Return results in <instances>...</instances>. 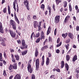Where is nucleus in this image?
Here are the masks:
<instances>
[{
	"label": "nucleus",
	"instance_id": "f704fd0d",
	"mask_svg": "<svg viewBox=\"0 0 79 79\" xmlns=\"http://www.w3.org/2000/svg\"><path fill=\"white\" fill-rule=\"evenodd\" d=\"M69 44H67V45H65V48H66V49L67 50H69Z\"/></svg>",
	"mask_w": 79,
	"mask_h": 79
},
{
	"label": "nucleus",
	"instance_id": "9d476101",
	"mask_svg": "<svg viewBox=\"0 0 79 79\" xmlns=\"http://www.w3.org/2000/svg\"><path fill=\"white\" fill-rule=\"evenodd\" d=\"M0 32L3 34L4 31H3V26L2 25V23L0 21Z\"/></svg>",
	"mask_w": 79,
	"mask_h": 79
},
{
	"label": "nucleus",
	"instance_id": "412c9836",
	"mask_svg": "<svg viewBox=\"0 0 79 79\" xmlns=\"http://www.w3.org/2000/svg\"><path fill=\"white\" fill-rule=\"evenodd\" d=\"M46 64L47 66L49 65V64H50V59L48 57H47V59L46 61Z\"/></svg>",
	"mask_w": 79,
	"mask_h": 79
},
{
	"label": "nucleus",
	"instance_id": "39448f33",
	"mask_svg": "<svg viewBox=\"0 0 79 79\" xmlns=\"http://www.w3.org/2000/svg\"><path fill=\"white\" fill-rule=\"evenodd\" d=\"M23 4L26 7L27 10H29V2L27 0H24Z\"/></svg>",
	"mask_w": 79,
	"mask_h": 79
},
{
	"label": "nucleus",
	"instance_id": "c03bdc74",
	"mask_svg": "<svg viewBox=\"0 0 79 79\" xmlns=\"http://www.w3.org/2000/svg\"><path fill=\"white\" fill-rule=\"evenodd\" d=\"M45 39V35H41V40H42V39Z\"/></svg>",
	"mask_w": 79,
	"mask_h": 79
},
{
	"label": "nucleus",
	"instance_id": "dca6fc26",
	"mask_svg": "<svg viewBox=\"0 0 79 79\" xmlns=\"http://www.w3.org/2000/svg\"><path fill=\"white\" fill-rule=\"evenodd\" d=\"M48 10H49V16H51V14H52V10H51V7L48 5Z\"/></svg>",
	"mask_w": 79,
	"mask_h": 79
},
{
	"label": "nucleus",
	"instance_id": "de8ad7c7",
	"mask_svg": "<svg viewBox=\"0 0 79 79\" xmlns=\"http://www.w3.org/2000/svg\"><path fill=\"white\" fill-rule=\"evenodd\" d=\"M27 19H28V21H30L31 20V15H29L27 16Z\"/></svg>",
	"mask_w": 79,
	"mask_h": 79
},
{
	"label": "nucleus",
	"instance_id": "c85d7f7f",
	"mask_svg": "<svg viewBox=\"0 0 79 79\" xmlns=\"http://www.w3.org/2000/svg\"><path fill=\"white\" fill-rule=\"evenodd\" d=\"M8 13L9 15H10L11 14V10H10V6H8Z\"/></svg>",
	"mask_w": 79,
	"mask_h": 79
},
{
	"label": "nucleus",
	"instance_id": "72a5a7b5",
	"mask_svg": "<svg viewBox=\"0 0 79 79\" xmlns=\"http://www.w3.org/2000/svg\"><path fill=\"white\" fill-rule=\"evenodd\" d=\"M3 75L4 76H7L6 73V70H4L3 71Z\"/></svg>",
	"mask_w": 79,
	"mask_h": 79
},
{
	"label": "nucleus",
	"instance_id": "bf43d9fd",
	"mask_svg": "<svg viewBox=\"0 0 79 79\" xmlns=\"http://www.w3.org/2000/svg\"><path fill=\"white\" fill-rule=\"evenodd\" d=\"M48 56L49 58H50V57H51L52 54H51V53H50V52L48 53Z\"/></svg>",
	"mask_w": 79,
	"mask_h": 79
},
{
	"label": "nucleus",
	"instance_id": "f03ea898",
	"mask_svg": "<svg viewBox=\"0 0 79 79\" xmlns=\"http://www.w3.org/2000/svg\"><path fill=\"white\" fill-rule=\"evenodd\" d=\"M10 24L12 26V27L14 30H16V23L14 20L11 19L10 21Z\"/></svg>",
	"mask_w": 79,
	"mask_h": 79
},
{
	"label": "nucleus",
	"instance_id": "79ce46f5",
	"mask_svg": "<svg viewBox=\"0 0 79 79\" xmlns=\"http://www.w3.org/2000/svg\"><path fill=\"white\" fill-rule=\"evenodd\" d=\"M52 8L54 10V11H56V9H55V5L53 4L52 5Z\"/></svg>",
	"mask_w": 79,
	"mask_h": 79
},
{
	"label": "nucleus",
	"instance_id": "052dcab7",
	"mask_svg": "<svg viewBox=\"0 0 79 79\" xmlns=\"http://www.w3.org/2000/svg\"><path fill=\"white\" fill-rule=\"evenodd\" d=\"M3 64H4V65H6V61H5V60H3Z\"/></svg>",
	"mask_w": 79,
	"mask_h": 79
},
{
	"label": "nucleus",
	"instance_id": "ea45409f",
	"mask_svg": "<svg viewBox=\"0 0 79 79\" xmlns=\"http://www.w3.org/2000/svg\"><path fill=\"white\" fill-rule=\"evenodd\" d=\"M31 79H35V76L34 74H32L31 76Z\"/></svg>",
	"mask_w": 79,
	"mask_h": 79
},
{
	"label": "nucleus",
	"instance_id": "4d7b16f0",
	"mask_svg": "<svg viewBox=\"0 0 79 79\" xmlns=\"http://www.w3.org/2000/svg\"><path fill=\"white\" fill-rule=\"evenodd\" d=\"M31 62H32V59H31L29 60V61L28 62V66L29 64H31Z\"/></svg>",
	"mask_w": 79,
	"mask_h": 79
},
{
	"label": "nucleus",
	"instance_id": "423d86ee",
	"mask_svg": "<svg viewBox=\"0 0 79 79\" xmlns=\"http://www.w3.org/2000/svg\"><path fill=\"white\" fill-rule=\"evenodd\" d=\"M39 65H40V62L39 61V59L38 58L36 59L35 61V66L36 70L39 69Z\"/></svg>",
	"mask_w": 79,
	"mask_h": 79
},
{
	"label": "nucleus",
	"instance_id": "5701e85b",
	"mask_svg": "<svg viewBox=\"0 0 79 79\" xmlns=\"http://www.w3.org/2000/svg\"><path fill=\"white\" fill-rule=\"evenodd\" d=\"M67 35H68V33H66L65 34L64 33L62 34V37L64 38V39H65L66 37H67Z\"/></svg>",
	"mask_w": 79,
	"mask_h": 79
},
{
	"label": "nucleus",
	"instance_id": "6ab92c4d",
	"mask_svg": "<svg viewBox=\"0 0 79 79\" xmlns=\"http://www.w3.org/2000/svg\"><path fill=\"white\" fill-rule=\"evenodd\" d=\"M47 48H48V46L45 45L41 48V51H44V50H45V49H47Z\"/></svg>",
	"mask_w": 79,
	"mask_h": 79
},
{
	"label": "nucleus",
	"instance_id": "603ef678",
	"mask_svg": "<svg viewBox=\"0 0 79 79\" xmlns=\"http://www.w3.org/2000/svg\"><path fill=\"white\" fill-rule=\"evenodd\" d=\"M14 16L15 17V19H16V18H17V16H16V12H14Z\"/></svg>",
	"mask_w": 79,
	"mask_h": 79
},
{
	"label": "nucleus",
	"instance_id": "20e7f679",
	"mask_svg": "<svg viewBox=\"0 0 79 79\" xmlns=\"http://www.w3.org/2000/svg\"><path fill=\"white\" fill-rule=\"evenodd\" d=\"M6 38H2L1 37H0V41L2 42L1 43V45H2V46H6V44H5V41L6 40Z\"/></svg>",
	"mask_w": 79,
	"mask_h": 79
},
{
	"label": "nucleus",
	"instance_id": "3c124183",
	"mask_svg": "<svg viewBox=\"0 0 79 79\" xmlns=\"http://www.w3.org/2000/svg\"><path fill=\"white\" fill-rule=\"evenodd\" d=\"M38 26L39 28V31L40 30V29H41V27H40V26H41V24L40 23L39 26Z\"/></svg>",
	"mask_w": 79,
	"mask_h": 79
},
{
	"label": "nucleus",
	"instance_id": "58836bf2",
	"mask_svg": "<svg viewBox=\"0 0 79 79\" xmlns=\"http://www.w3.org/2000/svg\"><path fill=\"white\" fill-rule=\"evenodd\" d=\"M7 10H6V7H5L3 10V12L4 13H6Z\"/></svg>",
	"mask_w": 79,
	"mask_h": 79
},
{
	"label": "nucleus",
	"instance_id": "49530a36",
	"mask_svg": "<svg viewBox=\"0 0 79 79\" xmlns=\"http://www.w3.org/2000/svg\"><path fill=\"white\" fill-rule=\"evenodd\" d=\"M41 8L44 9L45 8V5L43 4H42Z\"/></svg>",
	"mask_w": 79,
	"mask_h": 79
},
{
	"label": "nucleus",
	"instance_id": "680f3d73",
	"mask_svg": "<svg viewBox=\"0 0 79 79\" xmlns=\"http://www.w3.org/2000/svg\"><path fill=\"white\" fill-rule=\"evenodd\" d=\"M5 2H6L5 0H2V2H1L2 5H3V3H4Z\"/></svg>",
	"mask_w": 79,
	"mask_h": 79
},
{
	"label": "nucleus",
	"instance_id": "7ed1b4c3",
	"mask_svg": "<svg viewBox=\"0 0 79 79\" xmlns=\"http://www.w3.org/2000/svg\"><path fill=\"white\" fill-rule=\"evenodd\" d=\"M13 69H17V64L15 63L14 65L10 64L9 67V71H11Z\"/></svg>",
	"mask_w": 79,
	"mask_h": 79
},
{
	"label": "nucleus",
	"instance_id": "09e8293b",
	"mask_svg": "<svg viewBox=\"0 0 79 79\" xmlns=\"http://www.w3.org/2000/svg\"><path fill=\"white\" fill-rule=\"evenodd\" d=\"M76 31H79V26H76Z\"/></svg>",
	"mask_w": 79,
	"mask_h": 79
},
{
	"label": "nucleus",
	"instance_id": "393cba45",
	"mask_svg": "<svg viewBox=\"0 0 79 79\" xmlns=\"http://www.w3.org/2000/svg\"><path fill=\"white\" fill-rule=\"evenodd\" d=\"M66 60L67 61L70 60V56H69V55H67L66 56Z\"/></svg>",
	"mask_w": 79,
	"mask_h": 79
},
{
	"label": "nucleus",
	"instance_id": "69168bd1",
	"mask_svg": "<svg viewBox=\"0 0 79 79\" xmlns=\"http://www.w3.org/2000/svg\"><path fill=\"white\" fill-rule=\"evenodd\" d=\"M56 71H57V72H58V73H60V69H56Z\"/></svg>",
	"mask_w": 79,
	"mask_h": 79
},
{
	"label": "nucleus",
	"instance_id": "e433bc0d",
	"mask_svg": "<svg viewBox=\"0 0 79 79\" xmlns=\"http://www.w3.org/2000/svg\"><path fill=\"white\" fill-rule=\"evenodd\" d=\"M35 35L36 38H38V37H39L40 36V33L39 32L38 33H37Z\"/></svg>",
	"mask_w": 79,
	"mask_h": 79
},
{
	"label": "nucleus",
	"instance_id": "2eb2a0df",
	"mask_svg": "<svg viewBox=\"0 0 79 79\" xmlns=\"http://www.w3.org/2000/svg\"><path fill=\"white\" fill-rule=\"evenodd\" d=\"M33 36L34 38H35L36 37V35H35V34H34V32H33L31 34V40H33Z\"/></svg>",
	"mask_w": 79,
	"mask_h": 79
},
{
	"label": "nucleus",
	"instance_id": "6e6d98bb",
	"mask_svg": "<svg viewBox=\"0 0 79 79\" xmlns=\"http://www.w3.org/2000/svg\"><path fill=\"white\" fill-rule=\"evenodd\" d=\"M52 38H51V37L49 36V39H48L49 42H52Z\"/></svg>",
	"mask_w": 79,
	"mask_h": 79
},
{
	"label": "nucleus",
	"instance_id": "f257e3e1",
	"mask_svg": "<svg viewBox=\"0 0 79 79\" xmlns=\"http://www.w3.org/2000/svg\"><path fill=\"white\" fill-rule=\"evenodd\" d=\"M21 42L23 46L20 47V48L22 50H23V49H27V48L28 45L26 44L25 40H22Z\"/></svg>",
	"mask_w": 79,
	"mask_h": 79
},
{
	"label": "nucleus",
	"instance_id": "2f4dec72",
	"mask_svg": "<svg viewBox=\"0 0 79 79\" xmlns=\"http://www.w3.org/2000/svg\"><path fill=\"white\" fill-rule=\"evenodd\" d=\"M0 61H3L2 59V53H0Z\"/></svg>",
	"mask_w": 79,
	"mask_h": 79
},
{
	"label": "nucleus",
	"instance_id": "a878e982",
	"mask_svg": "<svg viewBox=\"0 0 79 79\" xmlns=\"http://www.w3.org/2000/svg\"><path fill=\"white\" fill-rule=\"evenodd\" d=\"M15 58L16 60H19V56L18 55H15Z\"/></svg>",
	"mask_w": 79,
	"mask_h": 79
},
{
	"label": "nucleus",
	"instance_id": "c9c22d12",
	"mask_svg": "<svg viewBox=\"0 0 79 79\" xmlns=\"http://www.w3.org/2000/svg\"><path fill=\"white\" fill-rule=\"evenodd\" d=\"M40 41V38H39L36 39V43H39Z\"/></svg>",
	"mask_w": 79,
	"mask_h": 79
},
{
	"label": "nucleus",
	"instance_id": "6e6552de",
	"mask_svg": "<svg viewBox=\"0 0 79 79\" xmlns=\"http://www.w3.org/2000/svg\"><path fill=\"white\" fill-rule=\"evenodd\" d=\"M9 31L10 35L12 37H13V38H15V37H16V34L15 32H14L13 31L10 30H9Z\"/></svg>",
	"mask_w": 79,
	"mask_h": 79
},
{
	"label": "nucleus",
	"instance_id": "b1692460",
	"mask_svg": "<svg viewBox=\"0 0 79 79\" xmlns=\"http://www.w3.org/2000/svg\"><path fill=\"white\" fill-rule=\"evenodd\" d=\"M55 1L57 5H58L60 3H61V0H56Z\"/></svg>",
	"mask_w": 79,
	"mask_h": 79
},
{
	"label": "nucleus",
	"instance_id": "8fccbe9b",
	"mask_svg": "<svg viewBox=\"0 0 79 79\" xmlns=\"http://www.w3.org/2000/svg\"><path fill=\"white\" fill-rule=\"evenodd\" d=\"M60 38H58L57 40V44H58L60 42Z\"/></svg>",
	"mask_w": 79,
	"mask_h": 79
},
{
	"label": "nucleus",
	"instance_id": "5fc2aeb1",
	"mask_svg": "<svg viewBox=\"0 0 79 79\" xmlns=\"http://www.w3.org/2000/svg\"><path fill=\"white\" fill-rule=\"evenodd\" d=\"M56 52L57 53H60V50L59 49H57L56 51Z\"/></svg>",
	"mask_w": 79,
	"mask_h": 79
},
{
	"label": "nucleus",
	"instance_id": "f3484780",
	"mask_svg": "<svg viewBox=\"0 0 79 79\" xmlns=\"http://www.w3.org/2000/svg\"><path fill=\"white\" fill-rule=\"evenodd\" d=\"M77 60V55H75L73 56L72 59L73 61L75 62V61Z\"/></svg>",
	"mask_w": 79,
	"mask_h": 79
},
{
	"label": "nucleus",
	"instance_id": "9b49d317",
	"mask_svg": "<svg viewBox=\"0 0 79 79\" xmlns=\"http://www.w3.org/2000/svg\"><path fill=\"white\" fill-rule=\"evenodd\" d=\"M68 36L70 39L72 40L74 39V35L71 33H69L68 34Z\"/></svg>",
	"mask_w": 79,
	"mask_h": 79
},
{
	"label": "nucleus",
	"instance_id": "473e14b6",
	"mask_svg": "<svg viewBox=\"0 0 79 79\" xmlns=\"http://www.w3.org/2000/svg\"><path fill=\"white\" fill-rule=\"evenodd\" d=\"M68 18H70V17H69V15H68L67 16H66L64 20L65 23H66V21H68Z\"/></svg>",
	"mask_w": 79,
	"mask_h": 79
},
{
	"label": "nucleus",
	"instance_id": "a211bd4d",
	"mask_svg": "<svg viewBox=\"0 0 79 79\" xmlns=\"http://www.w3.org/2000/svg\"><path fill=\"white\" fill-rule=\"evenodd\" d=\"M51 31V27L49 26L48 27V30H47V35H48L50 33V31Z\"/></svg>",
	"mask_w": 79,
	"mask_h": 79
},
{
	"label": "nucleus",
	"instance_id": "774afa93",
	"mask_svg": "<svg viewBox=\"0 0 79 79\" xmlns=\"http://www.w3.org/2000/svg\"><path fill=\"white\" fill-rule=\"evenodd\" d=\"M60 12H63V7L61 8L60 9Z\"/></svg>",
	"mask_w": 79,
	"mask_h": 79
},
{
	"label": "nucleus",
	"instance_id": "cd10ccee",
	"mask_svg": "<svg viewBox=\"0 0 79 79\" xmlns=\"http://www.w3.org/2000/svg\"><path fill=\"white\" fill-rule=\"evenodd\" d=\"M65 68L66 69L67 71H68L69 70V65L67 63H65Z\"/></svg>",
	"mask_w": 79,
	"mask_h": 79
},
{
	"label": "nucleus",
	"instance_id": "338daca9",
	"mask_svg": "<svg viewBox=\"0 0 79 79\" xmlns=\"http://www.w3.org/2000/svg\"><path fill=\"white\" fill-rule=\"evenodd\" d=\"M54 76H55V75H52L50 77V79H52V78H54Z\"/></svg>",
	"mask_w": 79,
	"mask_h": 79
},
{
	"label": "nucleus",
	"instance_id": "a18cd8bd",
	"mask_svg": "<svg viewBox=\"0 0 79 79\" xmlns=\"http://www.w3.org/2000/svg\"><path fill=\"white\" fill-rule=\"evenodd\" d=\"M17 43L18 44H21V40H17Z\"/></svg>",
	"mask_w": 79,
	"mask_h": 79
},
{
	"label": "nucleus",
	"instance_id": "0e129e2a",
	"mask_svg": "<svg viewBox=\"0 0 79 79\" xmlns=\"http://www.w3.org/2000/svg\"><path fill=\"white\" fill-rule=\"evenodd\" d=\"M56 35V28L54 30V35Z\"/></svg>",
	"mask_w": 79,
	"mask_h": 79
},
{
	"label": "nucleus",
	"instance_id": "f8f14e48",
	"mask_svg": "<svg viewBox=\"0 0 79 79\" xmlns=\"http://www.w3.org/2000/svg\"><path fill=\"white\" fill-rule=\"evenodd\" d=\"M21 75L17 74L15 76L14 79H21Z\"/></svg>",
	"mask_w": 79,
	"mask_h": 79
},
{
	"label": "nucleus",
	"instance_id": "864d4df0",
	"mask_svg": "<svg viewBox=\"0 0 79 79\" xmlns=\"http://www.w3.org/2000/svg\"><path fill=\"white\" fill-rule=\"evenodd\" d=\"M33 19H36V18H37V16H36V15H34L33 16Z\"/></svg>",
	"mask_w": 79,
	"mask_h": 79
},
{
	"label": "nucleus",
	"instance_id": "bb28decb",
	"mask_svg": "<svg viewBox=\"0 0 79 79\" xmlns=\"http://www.w3.org/2000/svg\"><path fill=\"white\" fill-rule=\"evenodd\" d=\"M67 4H68V2L67 1H65L64 2V8H66L67 6Z\"/></svg>",
	"mask_w": 79,
	"mask_h": 79
},
{
	"label": "nucleus",
	"instance_id": "c756f323",
	"mask_svg": "<svg viewBox=\"0 0 79 79\" xmlns=\"http://www.w3.org/2000/svg\"><path fill=\"white\" fill-rule=\"evenodd\" d=\"M69 11H70V12H71L72 11V6H71V3H70V4L69 5Z\"/></svg>",
	"mask_w": 79,
	"mask_h": 79
},
{
	"label": "nucleus",
	"instance_id": "0eeeda50",
	"mask_svg": "<svg viewBox=\"0 0 79 79\" xmlns=\"http://www.w3.org/2000/svg\"><path fill=\"white\" fill-rule=\"evenodd\" d=\"M60 15H57L55 18L54 19V22L56 24H58L60 22Z\"/></svg>",
	"mask_w": 79,
	"mask_h": 79
},
{
	"label": "nucleus",
	"instance_id": "4be33fe9",
	"mask_svg": "<svg viewBox=\"0 0 79 79\" xmlns=\"http://www.w3.org/2000/svg\"><path fill=\"white\" fill-rule=\"evenodd\" d=\"M61 68H63L64 66V62L63 61H62L61 62Z\"/></svg>",
	"mask_w": 79,
	"mask_h": 79
},
{
	"label": "nucleus",
	"instance_id": "e2e57ef3",
	"mask_svg": "<svg viewBox=\"0 0 79 79\" xmlns=\"http://www.w3.org/2000/svg\"><path fill=\"white\" fill-rule=\"evenodd\" d=\"M44 63H45V60H42L41 63L42 66H44Z\"/></svg>",
	"mask_w": 79,
	"mask_h": 79
},
{
	"label": "nucleus",
	"instance_id": "13d9d810",
	"mask_svg": "<svg viewBox=\"0 0 79 79\" xmlns=\"http://www.w3.org/2000/svg\"><path fill=\"white\" fill-rule=\"evenodd\" d=\"M66 15V13L65 12V11H63L62 12V15L63 16H64Z\"/></svg>",
	"mask_w": 79,
	"mask_h": 79
},
{
	"label": "nucleus",
	"instance_id": "a19ab883",
	"mask_svg": "<svg viewBox=\"0 0 79 79\" xmlns=\"http://www.w3.org/2000/svg\"><path fill=\"white\" fill-rule=\"evenodd\" d=\"M62 44V42H60L59 44H57L56 45L57 47H60L61 45V44Z\"/></svg>",
	"mask_w": 79,
	"mask_h": 79
},
{
	"label": "nucleus",
	"instance_id": "4c0bfd02",
	"mask_svg": "<svg viewBox=\"0 0 79 79\" xmlns=\"http://www.w3.org/2000/svg\"><path fill=\"white\" fill-rule=\"evenodd\" d=\"M15 20L16 23L19 24V21L18 19V18H17L16 19H15Z\"/></svg>",
	"mask_w": 79,
	"mask_h": 79
},
{
	"label": "nucleus",
	"instance_id": "7c9ffc66",
	"mask_svg": "<svg viewBox=\"0 0 79 79\" xmlns=\"http://www.w3.org/2000/svg\"><path fill=\"white\" fill-rule=\"evenodd\" d=\"M70 41H71V40L70 38H69L65 41V43L66 44H68V43H69L70 42Z\"/></svg>",
	"mask_w": 79,
	"mask_h": 79
},
{
	"label": "nucleus",
	"instance_id": "4468645a",
	"mask_svg": "<svg viewBox=\"0 0 79 79\" xmlns=\"http://www.w3.org/2000/svg\"><path fill=\"white\" fill-rule=\"evenodd\" d=\"M38 55H39V51H38L37 48H36L35 49V57H37L38 56Z\"/></svg>",
	"mask_w": 79,
	"mask_h": 79
},
{
	"label": "nucleus",
	"instance_id": "37998d69",
	"mask_svg": "<svg viewBox=\"0 0 79 79\" xmlns=\"http://www.w3.org/2000/svg\"><path fill=\"white\" fill-rule=\"evenodd\" d=\"M4 56L5 58H7V56H6V54L5 52H4Z\"/></svg>",
	"mask_w": 79,
	"mask_h": 79
},
{
	"label": "nucleus",
	"instance_id": "ddd939ff",
	"mask_svg": "<svg viewBox=\"0 0 79 79\" xmlns=\"http://www.w3.org/2000/svg\"><path fill=\"white\" fill-rule=\"evenodd\" d=\"M34 28H37V27L39 26L38 25V22L37 21H34L33 22Z\"/></svg>",
	"mask_w": 79,
	"mask_h": 79
},
{
	"label": "nucleus",
	"instance_id": "aec40b11",
	"mask_svg": "<svg viewBox=\"0 0 79 79\" xmlns=\"http://www.w3.org/2000/svg\"><path fill=\"white\" fill-rule=\"evenodd\" d=\"M27 50L23 51L21 52L22 55L23 56H24V55H26V54H27Z\"/></svg>",
	"mask_w": 79,
	"mask_h": 79
},
{
	"label": "nucleus",
	"instance_id": "1a4fd4ad",
	"mask_svg": "<svg viewBox=\"0 0 79 79\" xmlns=\"http://www.w3.org/2000/svg\"><path fill=\"white\" fill-rule=\"evenodd\" d=\"M27 68L28 72L30 73H32L33 70L32 69V67H31V65L30 64H28Z\"/></svg>",
	"mask_w": 79,
	"mask_h": 79
}]
</instances>
